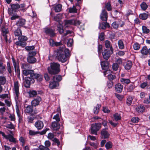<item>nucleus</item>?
Wrapping results in <instances>:
<instances>
[{
	"instance_id": "f257e3e1",
	"label": "nucleus",
	"mask_w": 150,
	"mask_h": 150,
	"mask_svg": "<svg viewBox=\"0 0 150 150\" xmlns=\"http://www.w3.org/2000/svg\"><path fill=\"white\" fill-rule=\"evenodd\" d=\"M59 64L57 63H51L50 67L47 68L49 73L51 74H55L59 71Z\"/></svg>"
},
{
	"instance_id": "f03ea898",
	"label": "nucleus",
	"mask_w": 150,
	"mask_h": 150,
	"mask_svg": "<svg viewBox=\"0 0 150 150\" xmlns=\"http://www.w3.org/2000/svg\"><path fill=\"white\" fill-rule=\"evenodd\" d=\"M11 8H8V13L11 15H12L11 19H16L20 18V16L17 14H13V11H15L20 8L19 5L18 4H13L11 5Z\"/></svg>"
},
{
	"instance_id": "7ed1b4c3",
	"label": "nucleus",
	"mask_w": 150,
	"mask_h": 150,
	"mask_svg": "<svg viewBox=\"0 0 150 150\" xmlns=\"http://www.w3.org/2000/svg\"><path fill=\"white\" fill-rule=\"evenodd\" d=\"M4 19H1L0 25L2 35L4 37V39H5L6 42H7L8 39L7 35L8 33V27L6 25V24L4 23Z\"/></svg>"
},
{
	"instance_id": "20e7f679",
	"label": "nucleus",
	"mask_w": 150,
	"mask_h": 150,
	"mask_svg": "<svg viewBox=\"0 0 150 150\" xmlns=\"http://www.w3.org/2000/svg\"><path fill=\"white\" fill-rule=\"evenodd\" d=\"M57 57L58 60L62 63H64L67 60L66 55L64 54V49L60 47L57 50Z\"/></svg>"
},
{
	"instance_id": "39448f33",
	"label": "nucleus",
	"mask_w": 150,
	"mask_h": 150,
	"mask_svg": "<svg viewBox=\"0 0 150 150\" xmlns=\"http://www.w3.org/2000/svg\"><path fill=\"white\" fill-rule=\"evenodd\" d=\"M20 84L18 81H14L13 86V95L16 101H18L20 96V92L19 91Z\"/></svg>"
},
{
	"instance_id": "423d86ee",
	"label": "nucleus",
	"mask_w": 150,
	"mask_h": 150,
	"mask_svg": "<svg viewBox=\"0 0 150 150\" xmlns=\"http://www.w3.org/2000/svg\"><path fill=\"white\" fill-rule=\"evenodd\" d=\"M101 127V123H96L91 125L90 131L91 134L97 135V132Z\"/></svg>"
},
{
	"instance_id": "0eeeda50",
	"label": "nucleus",
	"mask_w": 150,
	"mask_h": 150,
	"mask_svg": "<svg viewBox=\"0 0 150 150\" xmlns=\"http://www.w3.org/2000/svg\"><path fill=\"white\" fill-rule=\"evenodd\" d=\"M81 23V22L78 19H71L70 20H64V26L67 27L70 25L79 26Z\"/></svg>"
},
{
	"instance_id": "6e6552de",
	"label": "nucleus",
	"mask_w": 150,
	"mask_h": 150,
	"mask_svg": "<svg viewBox=\"0 0 150 150\" xmlns=\"http://www.w3.org/2000/svg\"><path fill=\"white\" fill-rule=\"evenodd\" d=\"M113 49L112 47L111 50L109 49L105 50L102 53L103 58L106 60H108L110 57L111 54L113 53Z\"/></svg>"
},
{
	"instance_id": "1a4fd4ad",
	"label": "nucleus",
	"mask_w": 150,
	"mask_h": 150,
	"mask_svg": "<svg viewBox=\"0 0 150 150\" xmlns=\"http://www.w3.org/2000/svg\"><path fill=\"white\" fill-rule=\"evenodd\" d=\"M48 129H44L41 132L38 131L35 132L32 130H30L29 132V134L31 136L39 134L40 135H43L45 134Z\"/></svg>"
},
{
	"instance_id": "9d476101",
	"label": "nucleus",
	"mask_w": 150,
	"mask_h": 150,
	"mask_svg": "<svg viewBox=\"0 0 150 150\" xmlns=\"http://www.w3.org/2000/svg\"><path fill=\"white\" fill-rule=\"evenodd\" d=\"M25 83H24V86L26 88H29L30 86V83L31 82L33 83L34 81L33 79L29 77H26L25 78Z\"/></svg>"
},
{
	"instance_id": "9b49d317",
	"label": "nucleus",
	"mask_w": 150,
	"mask_h": 150,
	"mask_svg": "<svg viewBox=\"0 0 150 150\" xmlns=\"http://www.w3.org/2000/svg\"><path fill=\"white\" fill-rule=\"evenodd\" d=\"M35 126L38 130H40L43 128L44 127V124L42 121L38 120L35 123Z\"/></svg>"
},
{
	"instance_id": "f8f14e48",
	"label": "nucleus",
	"mask_w": 150,
	"mask_h": 150,
	"mask_svg": "<svg viewBox=\"0 0 150 150\" xmlns=\"http://www.w3.org/2000/svg\"><path fill=\"white\" fill-rule=\"evenodd\" d=\"M41 100V98L40 96H38L36 98H35L32 101L31 104L32 106H35L38 105Z\"/></svg>"
},
{
	"instance_id": "ddd939ff",
	"label": "nucleus",
	"mask_w": 150,
	"mask_h": 150,
	"mask_svg": "<svg viewBox=\"0 0 150 150\" xmlns=\"http://www.w3.org/2000/svg\"><path fill=\"white\" fill-rule=\"evenodd\" d=\"M23 74L25 76L30 75L31 78L32 75L34 73V70L30 69H28L25 70H22Z\"/></svg>"
},
{
	"instance_id": "4468645a",
	"label": "nucleus",
	"mask_w": 150,
	"mask_h": 150,
	"mask_svg": "<svg viewBox=\"0 0 150 150\" xmlns=\"http://www.w3.org/2000/svg\"><path fill=\"white\" fill-rule=\"evenodd\" d=\"M31 78L32 79H36L38 81H42V76L41 75L37 73H35L34 71L33 74L32 75Z\"/></svg>"
},
{
	"instance_id": "2eb2a0df",
	"label": "nucleus",
	"mask_w": 150,
	"mask_h": 150,
	"mask_svg": "<svg viewBox=\"0 0 150 150\" xmlns=\"http://www.w3.org/2000/svg\"><path fill=\"white\" fill-rule=\"evenodd\" d=\"M101 134L102 138H108L109 137L110 134L105 129H103L101 132Z\"/></svg>"
},
{
	"instance_id": "dca6fc26",
	"label": "nucleus",
	"mask_w": 150,
	"mask_h": 150,
	"mask_svg": "<svg viewBox=\"0 0 150 150\" xmlns=\"http://www.w3.org/2000/svg\"><path fill=\"white\" fill-rule=\"evenodd\" d=\"M51 126L52 129L53 130H57L60 128L59 123L58 122L55 121L52 122Z\"/></svg>"
},
{
	"instance_id": "f3484780",
	"label": "nucleus",
	"mask_w": 150,
	"mask_h": 150,
	"mask_svg": "<svg viewBox=\"0 0 150 150\" xmlns=\"http://www.w3.org/2000/svg\"><path fill=\"white\" fill-rule=\"evenodd\" d=\"M132 65V63L130 61H128L124 64L125 69L127 70L130 69Z\"/></svg>"
},
{
	"instance_id": "a211bd4d",
	"label": "nucleus",
	"mask_w": 150,
	"mask_h": 150,
	"mask_svg": "<svg viewBox=\"0 0 150 150\" xmlns=\"http://www.w3.org/2000/svg\"><path fill=\"white\" fill-rule=\"evenodd\" d=\"M45 33L50 35L51 37L55 35L54 30L51 28H45L44 29Z\"/></svg>"
},
{
	"instance_id": "6ab92c4d",
	"label": "nucleus",
	"mask_w": 150,
	"mask_h": 150,
	"mask_svg": "<svg viewBox=\"0 0 150 150\" xmlns=\"http://www.w3.org/2000/svg\"><path fill=\"white\" fill-rule=\"evenodd\" d=\"M123 88V85L120 83L116 84L115 86V91L118 93L121 92L122 91Z\"/></svg>"
},
{
	"instance_id": "aec40b11",
	"label": "nucleus",
	"mask_w": 150,
	"mask_h": 150,
	"mask_svg": "<svg viewBox=\"0 0 150 150\" xmlns=\"http://www.w3.org/2000/svg\"><path fill=\"white\" fill-rule=\"evenodd\" d=\"M6 139L8 140L9 142L13 143H16L17 142V140L14 137L13 134H8L7 135Z\"/></svg>"
},
{
	"instance_id": "412c9836",
	"label": "nucleus",
	"mask_w": 150,
	"mask_h": 150,
	"mask_svg": "<svg viewBox=\"0 0 150 150\" xmlns=\"http://www.w3.org/2000/svg\"><path fill=\"white\" fill-rule=\"evenodd\" d=\"M12 59L15 71L16 72V71H18L19 69L18 63L16 62L15 59L13 57H12Z\"/></svg>"
},
{
	"instance_id": "4be33fe9",
	"label": "nucleus",
	"mask_w": 150,
	"mask_h": 150,
	"mask_svg": "<svg viewBox=\"0 0 150 150\" xmlns=\"http://www.w3.org/2000/svg\"><path fill=\"white\" fill-rule=\"evenodd\" d=\"M110 26L109 23L106 22L100 23L99 25V27L102 29H105L106 27L109 28Z\"/></svg>"
},
{
	"instance_id": "5701e85b",
	"label": "nucleus",
	"mask_w": 150,
	"mask_h": 150,
	"mask_svg": "<svg viewBox=\"0 0 150 150\" xmlns=\"http://www.w3.org/2000/svg\"><path fill=\"white\" fill-rule=\"evenodd\" d=\"M59 83L57 82L54 81H51L49 84V87L51 89H53L58 86Z\"/></svg>"
},
{
	"instance_id": "b1692460",
	"label": "nucleus",
	"mask_w": 150,
	"mask_h": 150,
	"mask_svg": "<svg viewBox=\"0 0 150 150\" xmlns=\"http://www.w3.org/2000/svg\"><path fill=\"white\" fill-rule=\"evenodd\" d=\"M62 5L61 4H58L55 5L54 8L55 12H58L61 11L62 9Z\"/></svg>"
},
{
	"instance_id": "393cba45",
	"label": "nucleus",
	"mask_w": 150,
	"mask_h": 150,
	"mask_svg": "<svg viewBox=\"0 0 150 150\" xmlns=\"http://www.w3.org/2000/svg\"><path fill=\"white\" fill-rule=\"evenodd\" d=\"M100 107L101 105L99 104H98L94 107L93 109V112L94 114H97L99 112Z\"/></svg>"
},
{
	"instance_id": "a878e982",
	"label": "nucleus",
	"mask_w": 150,
	"mask_h": 150,
	"mask_svg": "<svg viewBox=\"0 0 150 150\" xmlns=\"http://www.w3.org/2000/svg\"><path fill=\"white\" fill-rule=\"evenodd\" d=\"M59 24L57 26V30L59 31V32L60 33L62 34L63 33L64 30L63 28V25L62 23H61L60 21H58Z\"/></svg>"
},
{
	"instance_id": "bb28decb",
	"label": "nucleus",
	"mask_w": 150,
	"mask_h": 150,
	"mask_svg": "<svg viewBox=\"0 0 150 150\" xmlns=\"http://www.w3.org/2000/svg\"><path fill=\"white\" fill-rule=\"evenodd\" d=\"M113 117L114 120L115 121H117L121 119L120 114L118 113H116L113 114Z\"/></svg>"
},
{
	"instance_id": "cd10ccee",
	"label": "nucleus",
	"mask_w": 150,
	"mask_h": 150,
	"mask_svg": "<svg viewBox=\"0 0 150 150\" xmlns=\"http://www.w3.org/2000/svg\"><path fill=\"white\" fill-rule=\"evenodd\" d=\"M21 67L22 70H25L28 69H30L32 68V67L27 63L23 64L21 65Z\"/></svg>"
},
{
	"instance_id": "c85d7f7f",
	"label": "nucleus",
	"mask_w": 150,
	"mask_h": 150,
	"mask_svg": "<svg viewBox=\"0 0 150 150\" xmlns=\"http://www.w3.org/2000/svg\"><path fill=\"white\" fill-rule=\"evenodd\" d=\"M100 17L101 19H107L108 14L105 10H102V12L100 15Z\"/></svg>"
},
{
	"instance_id": "c756f323",
	"label": "nucleus",
	"mask_w": 150,
	"mask_h": 150,
	"mask_svg": "<svg viewBox=\"0 0 150 150\" xmlns=\"http://www.w3.org/2000/svg\"><path fill=\"white\" fill-rule=\"evenodd\" d=\"M100 64L102 68L105 69L108 67V63L107 61H103L100 62Z\"/></svg>"
},
{
	"instance_id": "7c9ffc66",
	"label": "nucleus",
	"mask_w": 150,
	"mask_h": 150,
	"mask_svg": "<svg viewBox=\"0 0 150 150\" xmlns=\"http://www.w3.org/2000/svg\"><path fill=\"white\" fill-rule=\"evenodd\" d=\"M135 88V87L134 83H132L131 84L127 86V90L128 92H132Z\"/></svg>"
},
{
	"instance_id": "2f4dec72",
	"label": "nucleus",
	"mask_w": 150,
	"mask_h": 150,
	"mask_svg": "<svg viewBox=\"0 0 150 150\" xmlns=\"http://www.w3.org/2000/svg\"><path fill=\"white\" fill-rule=\"evenodd\" d=\"M33 111V107L30 105H28L25 108V113H30Z\"/></svg>"
},
{
	"instance_id": "473e14b6",
	"label": "nucleus",
	"mask_w": 150,
	"mask_h": 150,
	"mask_svg": "<svg viewBox=\"0 0 150 150\" xmlns=\"http://www.w3.org/2000/svg\"><path fill=\"white\" fill-rule=\"evenodd\" d=\"M15 44L18 46H19L22 47H24L26 45V43L25 41H19L16 42Z\"/></svg>"
},
{
	"instance_id": "72a5a7b5",
	"label": "nucleus",
	"mask_w": 150,
	"mask_h": 150,
	"mask_svg": "<svg viewBox=\"0 0 150 150\" xmlns=\"http://www.w3.org/2000/svg\"><path fill=\"white\" fill-rule=\"evenodd\" d=\"M28 62L30 63H33L36 61V59L34 57H28L27 58Z\"/></svg>"
},
{
	"instance_id": "f704fd0d",
	"label": "nucleus",
	"mask_w": 150,
	"mask_h": 150,
	"mask_svg": "<svg viewBox=\"0 0 150 150\" xmlns=\"http://www.w3.org/2000/svg\"><path fill=\"white\" fill-rule=\"evenodd\" d=\"M62 79V76L61 75H56L53 77V80L58 83L59 82L61 81Z\"/></svg>"
},
{
	"instance_id": "c9c22d12",
	"label": "nucleus",
	"mask_w": 150,
	"mask_h": 150,
	"mask_svg": "<svg viewBox=\"0 0 150 150\" xmlns=\"http://www.w3.org/2000/svg\"><path fill=\"white\" fill-rule=\"evenodd\" d=\"M25 19H19L16 24L18 26H22L25 24Z\"/></svg>"
},
{
	"instance_id": "e433bc0d",
	"label": "nucleus",
	"mask_w": 150,
	"mask_h": 150,
	"mask_svg": "<svg viewBox=\"0 0 150 150\" xmlns=\"http://www.w3.org/2000/svg\"><path fill=\"white\" fill-rule=\"evenodd\" d=\"M141 53L144 55H146L148 53V50L146 46H144L143 47L142 49L141 50Z\"/></svg>"
},
{
	"instance_id": "4c0bfd02",
	"label": "nucleus",
	"mask_w": 150,
	"mask_h": 150,
	"mask_svg": "<svg viewBox=\"0 0 150 150\" xmlns=\"http://www.w3.org/2000/svg\"><path fill=\"white\" fill-rule=\"evenodd\" d=\"M120 81L123 84H128L131 82L130 80L128 79L121 78L120 79Z\"/></svg>"
},
{
	"instance_id": "58836bf2",
	"label": "nucleus",
	"mask_w": 150,
	"mask_h": 150,
	"mask_svg": "<svg viewBox=\"0 0 150 150\" xmlns=\"http://www.w3.org/2000/svg\"><path fill=\"white\" fill-rule=\"evenodd\" d=\"M150 15L148 13H143L142 14H140L139 15V17L140 19H147V18H149Z\"/></svg>"
},
{
	"instance_id": "ea45409f",
	"label": "nucleus",
	"mask_w": 150,
	"mask_h": 150,
	"mask_svg": "<svg viewBox=\"0 0 150 150\" xmlns=\"http://www.w3.org/2000/svg\"><path fill=\"white\" fill-rule=\"evenodd\" d=\"M14 35L16 36L20 37L22 35L21 30L19 28L17 29L14 32Z\"/></svg>"
},
{
	"instance_id": "a19ab883",
	"label": "nucleus",
	"mask_w": 150,
	"mask_h": 150,
	"mask_svg": "<svg viewBox=\"0 0 150 150\" xmlns=\"http://www.w3.org/2000/svg\"><path fill=\"white\" fill-rule=\"evenodd\" d=\"M145 108L143 106L140 105L138 106L136 108L137 111L138 112H142L144 110Z\"/></svg>"
},
{
	"instance_id": "79ce46f5",
	"label": "nucleus",
	"mask_w": 150,
	"mask_h": 150,
	"mask_svg": "<svg viewBox=\"0 0 150 150\" xmlns=\"http://www.w3.org/2000/svg\"><path fill=\"white\" fill-rule=\"evenodd\" d=\"M105 45L106 48H110V50H111V47L112 48L110 42L107 40L105 41Z\"/></svg>"
},
{
	"instance_id": "37998d69",
	"label": "nucleus",
	"mask_w": 150,
	"mask_h": 150,
	"mask_svg": "<svg viewBox=\"0 0 150 150\" xmlns=\"http://www.w3.org/2000/svg\"><path fill=\"white\" fill-rule=\"evenodd\" d=\"M34 150H50L49 148L45 147V146L40 145L38 148L35 149Z\"/></svg>"
},
{
	"instance_id": "c03bdc74",
	"label": "nucleus",
	"mask_w": 150,
	"mask_h": 150,
	"mask_svg": "<svg viewBox=\"0 0 150 150\" xmlns=\"http://www.w3.org/2000/svg\"><path fill=\"white\" fill-rule=\"evenodd\" d=\"M118 44L119 47L120 49H123L124 48V45L122 40H119Z\"/></svg>"
},
{
	"instance_id": "a18cd8bd",
	"label": "nucleus",
	"mask_w": 150,
	"mask_h": 150,
	"mask_svg": "<svg viewBox=\"0 0 150 150\" xmlns=\"http://www.w3.org/2000/svg\"><path fill=\"white\" fill-rule=\"evenodd\" d=\"M6 82V79L4 76H0V84L4 85Z\"/></svg>"
},
{
	"instance_id": "49530a36",
	"label": "nucleus",
	"mask_w": 150,
	"mask_h": 150,
	"mask_svg": "<svg viewBox=\"0 0 150 150\" xmlns=\"http://www.w3.org/2000/svg\"><path fill=\"white\" fill-rule=\"evenodd\" d=\"M68 9L69 12L70 13H74L76 12L77 9L74 6H73L72 7L69 8Z\"/></svg>"
},
{
	"instance_id": "de8ad7c7",
	"label": "nucleus",
	"mask_w": 150,
	"mask_h": 150,
	"mask_svg": "<svg viewBox=\"0 0 150 150\" xmlns=\"http://www.w3.org/2000/svg\"><path fill=\"white\" fill-rule=\"evenodd\" d=\"M105 7L106 8L107 10L108 11H110L111 10L112 7L110 2H108L107 3L105 4Z\"/></svg>"
},
{
	"instance_id": "09e8293b",
	"label": "nucleus",
	"mask_w": 150,
	"mask_h": 150,
	"mask_svg": "<svg viewBox=\"0 0 150 150\" xmlns=\"http://www.w3.org/2000/svg\"><path fill=\"white\" fill-rule=\"evenodd\" d=\"M142 9L143 10H146L148 6L144 2H143L140 5Z\"/></svg>"
},
{
	"instance_id": "8fccbe9b",
	"label": "nucleus",
	"mask_w": 150,
	"mask_h": 150,
	"mask_svg": "<svg viewBox=\"0 0 150 150\" xmlns=\"http://www.w3.org/2000/svg\"><path fill=\"white\" fill-rule=\"evenodd\" d=\"M133 98L131 96H129L127 98L126 101L127 104V105H130L132 104Z\"/></svg>"
},
{
	"instance_id": "3c124183",
	"label": "nucleus",
	"mask_w": 150,
	"mask_h": 150,
	"mask_svg": "<svg viewBox=\"0 0 150 150\" xmlns=\"http://www.w3.org/2000/svg\"><path fill=\"white\" fill-rule=\"evenodd\" d=\"M142 30L143 33L145 34L149 33L150 31L149 30V29H148L146 27L144 26H142Z\"/></svg>"
},
{
	"instance_id": "603ef678",
	"label": "nucleus",
	"mask_w": 150,
	"mask_h": 150,
	"mask_svg": "<svg viewBox=\"0 0 150 150\" xmlns=\"http://www.w3.org/2000/svg\"><path fill=\"white\" fill-rule=\"evenodd\" d=\"M37 94V92L35 91L32 90L29 91V95L31 97L35 96Z\"/></svg>"
},
{
	"instance_id": "864d4df0",
	"label": "nucleus",
	"mask_w": 150,
	"mask_h": 150,
	"mask_svg": "<svg viewBox=\"0 0 150 150\" xmlns=\"http://www.w3.org/2000/svg\"><path fill=\"white\" fill-rule=\"evenodd\" d=\"M27 38L25 36H21L18 38V40L19 41H25L27 40Z\"/></svg>"
},
{
	"instance_id": "5fc2aeb1",
	"label": "nucleus",
	"mask_w": 150,
	"mask_h": 150,
	"mask_svg": "<svg viewBox=\"0 0 150 150\" xmlns=\"http://www.w3.org/2000/svg\"><path fill=\"white\" fill-rule=\"evenodd\" d=\"M112 67L113 70L116 71L118 69L119 65H118L117 64H116L115 63H114L112 64Z\"/></svg>"
},
{
	"instance_id": "6e6d98bb",
	"label": "nucleus",
	"mask_w": 150,
	"mask_h": 150,
	"mask_svg": "<svg viewBox=\"0 0 150 150\" xmlns=\"http://www.w3.org/2000/svg\"><path fill=\"white\" fill-rule=\"evenodd\" d=\"M133 47L134 50H137L140 48V45L139 43H135L133 45Z\"/></svg>"
},
{
	"instance_id": "4d7b16f0",
	"label": "nucleus",
	"mask_w": 150,
	"mask_h": 150,
	"mask_svg": "<svg viewBox=\"0 0 150 150\" xmlns=\"http://www.w3.org/2000/svg\"><path fill=\"white\" fill-rule=\"evenodd\" d=\"M123 60L120 58H119L118 59H116L115 63L116 64H117L118 65H120L121 64H122V61Z\"/></svg>"
},
{
	"instance_id": "13d9d810",
	"label": "nucleus",
	"mask_w": 150,
	"mask_h": 150,
	"mask_svg": "<svg viewBox=\"0 0 150 150\" xmlns=\"http://www.w3.org/2000/svg\"><path fill=\"white\" fill-rule=\"evenodd\" d=\"M99 39L102 41H103L104 40V33L103 32L99 34L98 37Z\"/></svg>"
},
{
	"instance_id": "bf43d9fd",
	"label": "nucleus",
	"mask_w": 150,
	"mask_h": 150,
	"mask_svg": "<svg viewBox=\"0 0 150 150\" xmlns=\"http://www.w3.org/2000/svg\"><path fill=\"white\" fill-rule=\"evenodd\" d=\"M108 79L110 80H112L116 78V76L114 75H113L111 74H110L107 76Z\"/></svg>"
},
{
	"instance_id": "052dcab7",
	"label": "nucleus",
	"mask_w": 150,
	"mask_h": 150,
	"mask_svg": "<svg viewBox=\"0 0 150 150\" xmlns=\"http://www.w3.org/2000/svg\"><path fill=\"white\" fill-rule=\"evenodd\" d=\"M112 143L110 142H108L105 144V146L107 149L111 148L112 147Z\"/></svg>"
},
{
	"instance_id": "680f3d73",
	"label": "nucleus",
	"mask_w": 150,
	"mask_h": 150,
	"mask_svg": "<svg viewBox=\"0 0 150 150\" xmlns=\"http://www.w3.org/2000/svg\"><path fill=\"white\" fill-rule=\"evenodd\" d=\"M73 40L72 39H69L67 42V45L68 47H71L73 45Z\"/></svg>"
},
{
	"instance_id": "e2e57ef3",
	"label": "nucleus",
	"mask_w": 150,
	"mask_h": 150,
	"mask_svg": "<svg viewBox=\"0 0 150 150\" xmlns=\"http://www.w3.org/2000/svg\"><path fill=\"white\" fill-rule=\"evenodd\" d=\"M54 136L53 134L52 133H49L47 136V138L50 139L51 140H53V139H54Z\"/></svg>"
},
{
	"instance_id": "0e129e2a",
	"label": "nucleus",
	"mask_w": 150,
	"mask_h": 150,
	"mask_svg": "<svg viewBox=\"0 0 150 150\" xmlns=\"http://www.w3.org/2000/svg\"><path fill=\"white\" fill-rule=\"evenodd\" d=\"M7 70L8 72L11 74V73L12 71L10 66V64L9 62H8L7 63Z\"/></svg>"
},
{
	"instance_id": "69168bd1",
	"label": "nucleus",
	"mask_w": 150,
	"mask_h": 150,
	"mask_svg": "<svg viewBox=\"0 0 150 150\" xmlns=\"http://www.w3.org/2000/svg\"><path fill=\"white\" fill-rule=\"evenodd\" d=\"M25 48L26 50L28 51L33 50L35 48V47L34 46H28L26 47Z\"/></svg>"
},
{
	"instance_id": "338daca9",
	"label": "nucleus",
	"mask_w": 150,
	"mask_h": 150,
	"mask_svg": "<svg viewBox=\"0 0 150 150\" xmlns=\"http://www.w3.org/2000/svg\"><path fill=\"white\" fill-rule=\"evenodd\" d=\"M6 127L8 128L11 129H14V125L11 122L9 124L6 125Z\"/></svg>"
},
{
	"instance_id": "774afa93",
	"label": "nucleus",
	"mask_w": 150,
	"mask_h": 150,
	"mask_svg": "<svg viewBox=\"0 0 150 150\" xmlns=\"http://www.w3.org/2000/svg\"><path fill=\"white\" fill-rule=\"evenodd\" d=\"M139 118L137 117H134L132 118L131 120V121L134 123H136L137 122L139 121Z\"/></svg>"
}]
</instances>
